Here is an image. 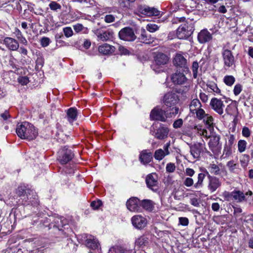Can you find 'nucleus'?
I'll return each mask as SVG.
<instances>
[{
    "label": "nucleus",
    "mask_w": 253,
    "mask_h": 253,
    "mask_svg": "<svg viewBox=\"0 0 253 253\" xmlns=\"http://www.w3.org/2000/svg\"><path fill=\"white\" fill-rule=\"evenodd\" d=\"M16 132L20 138L28 140L35 139L38 135V130L32 124L27 122L18 125Z\"/></svg>",
    "instance_id": "nucleus-1"
},
{
    "label": "nucleus",
    "mask_w": 253,
    "mask_h": 253,
    "mask_svg": "<svg viewBox=\"0 0 253 253\" xmlns=\"http://www.w3.org/2000/svg\"><path fill=\"white\" fill-rule=\"evenodd\" d=\"M17 193L19 196L22 197V204L25 205L33 204L34 200L37 197L36 193L33 190L25 189L22 186L18 187Z\"/></svg>",
    "instance_id": "nucleus-2"
},
{
    "label": "nucleus",
    "mask_w": 253,
    "mask_h": 253,
    "mask_svg": "<svg viewBox=\"0 0 253 253\" xmlns=\"http://www.w3.org/2000/svg\"><path fill=\"white\" fill-rule=\"evenodd\" d=\"M193 31V27L191 24H184L177 29L176 35L179 39H186L192 34Z\"/></svg>",
    "instance_id": "nucleus-3"
},
{
    "label": "nucleus",
    "mask_w": 253,
    "mask_h": 253,
    "mask_svg": "<svg viewBox=\"0 0 253 253\" xmlns=\"http://www.w3.org/2000/svg\"><path fill=\"white\" fill-rule=\"evenodd\" d=\"M169 117L166 111L160 107H155L150 112V118L151 120L159 121L165 122Z\"/></svg>",
    "instance_id": "nucleus-4"
},
{
    "label": "nucleus",
    "mask_w": 253,
    "mask_h": 253,
    "mask_svg": "<svg viewBox=\"0 0 253 253\" xmlns=\"http://www.w3.org/2000/svg\"><path fill=\"white\" fill-rule=\"evenodd\" d=\"M173 64L178 70L182 72H188L189 71L187 60L180 54H177L173 59Z\"/></svg>",
    "instance_id": "nucleus-5"
},
{
    "label": "nucleus",
    "mask_w": 253,
    "mask_h": 253,
    "mask_svg": "<svg viewBox=\"0 0 253 253\" xmlns=\"http://www.w3.org/2000/svg\"><path fill=\"white\" fill-rule=\"evenodd\" d=\"M58 160L62 165L66 164L70 162L74 157L72 151L64 147L60 150L58 152Z\"/></svg>",
    "instance_id": "nucleus-6"
},
{
    "label": "nucleus",
    "mask_w": 253,
    "mask_h": 253,
    "mask_svg": "<svg viewBox=\"0 0 253 253\" xmlns=\"http://www.w3.org/2000/svg\"><path fill=\"white\" fill-rule=\"evenodd\" d=\"M51 221V223L49 224V229L53 228L57 229L58 231H63L62 228H64L67 223V221L63 217H59L58 216H51L50 218L46 219Z\"/></svg>",
    "instance_id": "nucleus-7"
},
{
    "label": "nucleus",
    "mask_w": 253,
    "mask_h": 253,
    "mask_svg": "<svg viewBox=\"0 0 253 253\" xmlns=\"http://www.w3.org/2000/svg\"><path fill=\"white\" fill-rule=\"evenodd\" d=\"M119 38L124 41L131 42L136 38L133 29L129 27L122 29L119 33Z\"/></svg>",
    "instance_id": "nucleus-8"
},
{
    "label": "nucleus",
    "mask_w": 253,
    "mask_h": 253,
    "mask_svg": "<svg viewBox=\"0 0 253 253\" xmlns=\"http://www.w3.org/2000/svg\"><path fill=\"white\" fill-rule=\"evenodd\" d=\"M188 72H182L181 70H176L175 72L171 76V80L174 84L181 85L185 84L187 81V78L185 74Z\"/></svg>",
    "instance_id": "nucleus-9"
},
{
    "label": "nucleus",
    "mask_w": 253,
    "mask_h": 253,
    "mask_svg": "<svg viewBox=\"0 0 253 253\" xmlns=\"http://www.w3.org/2000/svg\"><path fill=\"white\" fill-rule=\"evenodd\" d=\"M221 54L224 66L229 68L235 66V58L231 50L227 49H223Z\"/></svg>",
    "instance_id": "nucleus-10"
},
{
    "label": "nucleus",
    "mask_w": 253,
    "mask_h": 253,
    "mask_svg": "<svg viewBox=\"0 0 253 253\" xmlns=\"http://www.w3.org/2000/svg\"><path fill=\"white\" fill-rule=\"evenodd\" d=\"M146 183L147 187L154 192H157L159 190L157 175L156 173L149 174L146 177Z\"/></svg>",
    "instance_id": "nucleus-11"
},
{
    "label": "nucleus",
    "mask_w": 253,
    "mask_h": 253,
    "mask_svg": "<svg viewBox=\"0 0 253 253\" xmlns=\"http://www.w3.org/2000/svg\"><path fill=\"white\" fill-rule=\"evenodd\" d=\"M179 101L178 96L174 92H169L166 93L163 99L165 105L168 107L174 106Z\"/></svg>",
    "instance_id": "nucleus-12"
},
{
    "label": "nucleus",
    "mask_w": 253,
    "mask_h": 253,
    "mask_svg": "<svg viewBox=\"0 0 253 253\" xmlns=\"http://www.w3.org/2000/svg\"><path fill=\"white\" fill-rule=\"evenodd\" d=\"M220 137L219 135H212L209 142L210 150L214 153H218L221 149V144L220 143Z\"/></svg>",
    "instance_id": "nucleus-13"
},
{
    "label": "nucleus",
    "mask_w": 253,
    "mask_h": 253,
    "mask_svg": "<svg viewBox=\"0 0 253 253\" xmlns=\"http://www.w3.org/2000/svg\"><path fill=\"white\" fill-rule=\"evenodd\" d=\"M205 172L207 174L209 179L208 188L211 193H212L215 192L221 186V183L219 178L215 176H211L207 170L205 171Z\"/></svg>",
    "instance_id": "nucleus-14"
},
{
    "label": "nucleus",
    "mask_w": 253,
    "mask_h": 253,
    "mask_svg": "<svg viewBox=\"0 0 253 253\" xmlns=\"http://www.w3.org/2000/svg\"><path fill=\"white\" fill-rule=\"evenodd\" d=\"M210 105L211 108L218 114L221 115L223 114L225 105L221 99L215 97L211 98Z\"/></svg>",
    "instance_id": "nucleus-15"
},
{
    "label": "nucleus",
    "mask_w": 253,
    "mask_h": 253,
    "mask_svg": "<svg viewBox=\"0 0 253 253\" xmlns=\"http://www.w3.org/2000/svg\"><path fill=\"white\" fill-rule=\"evenodd\" d=\"M131 220L133 226L138 229H143L147 225V219L140 215L132 216Z\"/></svg>",
    "instance_id": "nucleus-16"
},
{
    "label": "nucleus",
    "mask_w": 253,
    "mask_h": 253,
    "mask_svg": "<svg viewBox=\"0 0 253 253\" xmlns=\"http://www.w3.org/2000/svg\"><path fill=\"white\" fill-rule=\"evenodd\" d=\"M140 205V201L136 197L130 198L126 203L127 209L131 211L134 212L139 211Z\"/></svg>",
    "instance_id": "nucleus-17"
},
{
    "label": "nucleus",
    "mask_w": 253,
    "mask_h": 253,
    "mask_svg": "<svg viewBox=\"0 0 253 253\" xmlns=\"http://www.w3.org/2000/svg\"><path fill=\"white\" fill-rule=\"evenodd\" d=\"M96 35L98 40L102 42L111 41L114 38V33L110 30L100 31L97 32Z\"/></svg>",
    "instance_id": "nucleus-18"
},
{
    "label": "nucleus",
    "mask_w": 253,
    "mask_h": 253,
    "mask_svg": "<svg viewBox=\"0 0 253 253\" xmlns=\"http://www.w3.org/2000/svg\"><path fill=\"white\" fill-rule=\"evenodd\" d=\"M139 11L142 14L148 16H159L160 11L155 7H151L148 6H141L139 8Z\"/></svg>",
    "instance_id": "nucleus-19"
},
{
    "label": "nucleus",
    "mask_w": 253,
    "mask_h": 253,
    "mask_svg": "<svg viewBox=\"0 0 253 253\" xmlns=\"http://www.w3.org/2000/svg\"><path fill=\"white\" fill-rule=\"evenodd\" d=\"M212 39V35L207 29L201 30L198 35V40L201 43H205L210 42Z\"/></svg>",
    "instance_id": "nucleus-20"
},
{
    "label": "nucleus",
    "mask_w": 253,
    "mask_h": 253,
    "mask_svg": "<svg viewBox=\"0 0 253 253\" xmlns=\"http://www.w3.org/2000/svg\"><path fill=\"white\" fill-rule=\"evenodd\" d=\"M3 43L9 50L11 51H16L18 49L19 47L18 41L10 37L5 38L3 40Z\"/></svg>",
    "instance_id": "nucleus-21"
},
{
    "label": "nucleus",
    "mask_w": 253,
    "mask_h": 253,
    "mask_svg": "<svg viewBox=\"0 0 253 253\" xmlns=\"http://www.w3.org/2000/svg\"><path fill=\"white\" fill-rule=\"evenodd\" d=\"M152 159V153L148 150H144L139 154V160L143 165L148 164L151 162Z\"/></svg>",
    "instance_id": "nucleus-22"
},
{
    "label": "nucleus",
    "mask_w": 253,
    "mask_h": 253,
    "mask_svg": "<svg viewBox=\"0 0 253 253\" xmlns=\"http://www.w3.org/2000/svg\"><path fill=\"white\" fill-rule=\"evenodd\" d=\"M169 133V129L164 125H161L156 130L154 133V136L156 138L159 140H163L166 138Z\"/></svg>",
    "instance_id": "nucleus-23"
},
{
    "label": "nucleus",
    "mask_w": 253,
    "mask_h": 253,
    "mask_svg": "<svg viewBox=\"0 0 253 253\" xmlns=\"http://www.w3.org/2000/svg\"><path fill=\"white\" fill-rule=\"evenodd\" d=\"M190 153L194 159H199L201 153L203 150V144L201 143H196L190 146Z\"/></svg>",
    "instance_id": "nucleus-24"
},
{
    "label": "nucleus",
    "mask_w": 253,
    "mask_h": 253,
    "mask_svg": "<svg viewBox=\"0 0 253 253\" xmlns=\"http://www.w3.org/2000/svg\"><path fill=\"white\" fill-rule=\"evenodd\" d=\"M116 48L108 43H104L98 47V51L103 55H109L114 53Z\"/></svg>",
    "instance_id": "nucleus-25"
},
{
    "label": "nucleus",
    "mask_w": 253,
    "mask_h": 253,
    "mask_svg": "<svg viewBox=\"0 0 253 253\" xmlns=\"http://www.w3.org/2000/svg\"><path fill=\"white\" fill-rule=\"evenodd\" d=\"M169 60V57L165 54L162 52H158L154 57V60L156 64L159 66L166 64Z\"/></svg>",
    "instance_id": "nucleus-26"
},
{
    "label": "nucleus",
    "mask_w": 253,
    "mask_h": 253,
    "mask_svg": "<svg viewBox=\"0 0 253 253\" xmlns=\"http://www.w3.org/2000/svg\"><path fill=\"white\" fill-rule=\"evenodd\" d=\"M139 39L141 42L145 44H150L154 42V39L151 37V35L147 32L144 29L141 30V34Z\"/></svg>",
    "instance_id": "nucleus-27"
},
{
    "label": "nucleus",
    "mask_w": 253,
    "mask_h": 253,
    "mask_svg": "<svg viewBox=\"0 0 253 253\" xmlns=\"http://www.w3.org/2000/svg\"><path fill=\"white\" fill-rule=\"evenodd\" d=\"M78 110L75 107H71L67 110L66 118L70 123H72L76 120Z\"/></svg>",
    "instance_id": "nucleus-28"
},
{
    "label": "nucleus",
    "mask_w": 253,
    "mask_h": 253,
    "mask_svg": "<svg viewBox=\"0 0 253 253\" xmlns=\"http://www.w3.org/2000/svg\"><path fill=\"white\" fill-rule=\"evenodd\" d=\"M86 247L92 250L98 249L99 246L98 240L91 235H89L85 240Z\"/></svg>",
    "instance_id": "nucleus-29"
},
{
    "label": "nucleus",
    "mask_w": 253,
    "mask_h": 253,
    "mask_svg": "<svg viewBox=\"0 0 253 253\" xmlns=\"http://www.w3.org/2000/svg\"><path fill=\"white\" fill-rule=\"evenodd\" d=\"M207 89L211 93L215 94L221 95V90L218 87L217 84L213 82L209 81L207 84Z\"/></svg>",
    "instance_id": "nucleus-30"
},
{
    "label": "nucleus",
    "mask_w": 253,
    "mask_h": 253,
    "mask_svg": "<svg viewBox=\"0 0 253 253\" xmlns=\"http://www.w3.org/2000/svg\"><path fill=\"white\" fill-rule=\"evenodd\" d=\"M232 195L233 198L238 203H241L246 200L245 194L241 191L235 189L232 191Z\"/></svg>",
    "instance_id": "nucleus-31"
},
{
    "label": "nucleus",
    "mask_w": 253,
    "mask_h": 253,
    "mask_svg": "<svg viewBox=\"0 0 253 253\" xmlns=\"http://www.w3.org/2000/svg\"><path fill=\"white\" fill-rule=\"evenodd\" d=\"M148 243V238L145 236H142L135 241V245L138 248H143L146 246Z\"/></svg>",
    "instance_id": "nucleus-32"
},
{
    "label": "nucleus",
    "mask_w": 253,
    "mask_h": 253,
    "mask_svg": "<svg viewBox=\"0 0 253 253\" xmlns=\"http://www.w3.org/2000/svg\"><path fill=\"white\" fill-rule=\"evenodd\" d=\"M140 205L143 208L148 211H152L154 208V204L150 200H143L140 201Z\"/></svg>",
    "instance_id": "nucleus-33"
},
{
    "label": "nucleus",
    "mask_w": 253,
    "mask_h": 253,
    "mask_svg": "<svg viewBox=\"0 0 253 253\" xmlns=\"http://www.w3.org/2000/svg\"><path fill=\"white\" fill-rule=\"evenodd\" d=\"M130 250H128L121 246L113 247L110 249L108 253H131Z\"/></svg>",
    "instance_id": "nucleus-34"
},
{
    "label": "nucleus",
    "mask_w": 253,
    "mask_h": 253,
    "mask_svg": "<svg viewBox=\"0 0 253 253\" xmlns=\"http://www.w3.org/2000/svg\"><path fill=\"white\" fill-rule=\"evenodd\" d=\"M202 106L200 101L198 99H194L190 105V110L193 114L195 113L198 109L201 108Z\"/></svg>",
    "instance_id": "nucleus-35"
},
{
    "label": "nucleus",
    "mask_w": 253,
    "mask_h": 253,
    "mask_svg": "<svg viewBox=\"0 0 253 253\" xmlns=\"http://www.w3.org/2000/svg\"><path fill=\"white\" fill-rule=\"evenodd\" d=\"M206 177V174L203 173H200L198 176V181L194 184V187L196 189L201 188L203 186V181Z\"/></svg>",
    "instance_id": "nucleus-36"
},
{
    "label": "nucleus",
    "mask_w": 253,
    "mask_h": 253,
    "mask_svg": "<svg viewBox=\"0 0 253 253\" xmlns=\"http://www.w3.org/2000/svg\"><path fill=\"white\" fill-rule=\"evenodd\" d=\"M203 121L207 126V128L209 129L213 128V118L211 116L208 114H207V116L204 118Z\"/></svg>",
    "instance_id": "nucleus-37"
},
{
    "label": "nucleus",
    "mask_w": 253,
    "mask_h": 253,
    "mask_svg": "<svg viewBox=\"0 0 253 253\" xmlns=\"http://www.w3.org/2000/svg\"><path fill=\"white\" fill-rule=\"evenodd\" d=\"M208 169L212 174L216 175L220 174L219 167L214 164H211L208 167Z\"/></svg>",
    "instance_id": "nucleus-38"
},
{
    "label": "nucleus",
    "mask_w": 253,
    "mask_h": 253,
    "mask_svg": "<svg viewBox=\"0 0 253 253\" xmlns=\"http://www.w3.org/2000/svg\"><path fill=\"white\" fill-rule=\"evenodd\" d=\"M235 82V78L232 75H226L223 78V82L228 86H231Z\"/></svg>",
    "instance_id": "nucleus-39"
},
{
    "label": "nucleus",
    "mask_w": 253,
    "mask_h": 253,
    "mask_svg": "<svg viewBox=\"0 0 253 253\" xmlns=\"http://www.w3.org/2000/svg\"><path fill=\"white\" fill-rule=\"evenodd\" d=\"M167 155L164 152V150L162 149H159L155 151L154 157L156 160L161 161Z\"/></svg>",
    "instance_id": "nucleus-40"
},
{
    "label": "nucleus",
    "mask_w": 253,
    "mask_h": 253,
    "mask_svg": "<svg viewBox=\"0 0 253 253\" xmlns=\"http://www.w3.org/2000/svg\"><path fill=\"white\" fill-rule=\"evenodd\" d=\"M68 136L64 134L62 132L56 133V140L60 143H64L67 139Z\"/></svg>",
    "instance_id": "nucleus-41"
},
{
    "label": "nucleus",
    "mask_w": 253,
    "mask_h": 253,
    "mask_svg": "<svg viewBox=\"0 0 253 253\" xmlns=\"http://www.w3.org/2000/svg\"><path fill=\"white\" fill-rule=\"evenodd\" d=\"M159 26L154 23L148 24L146 26V29L149 32L153 33L158 30Z\"/></svg>",
    "instance_id": "nucleus-42"
},
{
    "label": "nucleus",
    "mask_w": 253,
    "mask_h": 253,
    "mask_svg": "<svg viewBox=\"0 0 253 253\" xmlns=\"http://www.w3.org/2000/svg\"><path fill=\"white\" fill-rule=\"evenodd\" d=\"M199 68V64L197 61H194L192 64V70L193 76L194 79H196L198 76V70Z\"/></svg>",
    "instance_id": "nucleus-43"
},
{
    "label": "nucleus",
    "mask_w": 253,
    "mask_h": 253,
    "mask_svg": "<svg viewBox=\"0 0 253 253\" xmlns=\"http://www.w3.org/2000/svg\"><path fill=\"white\" fill-rule=\"evenodd\" d=\"M195 113H196V117L199 120H203L207 114H206L205 111L201 108L198 109L195 112Z\"/></svg>",
    "instance_id": "nucleus-44"
},
{
    "label": "nucleus",
    "mask_w": 253,
    "mask_h": 253,
    "mask_svg": "<svg viewBox=\"0 0 253 253\" xmlns=\"http://www.w3.org/2000/svg\"><path fill=\"white\" fill-rule=\"evenodd\" d=\"M49 7L51 10L53 11H57L61 9V6L60 4L57 3L56 1H51L49 4Z\"/></svg>",
    "instance_id": "nucleus-45"
},
{
    "label": "nucleus",
    "mask_w": 253,
    "mask_h": 253,
    "mask_svg": "<svg viewBox=\"0 0 253 253\" xmlns=\"http://www.w3.org/2000/svg\"><path fill=\"white\" fill-rule=\"evenodd\" d=\"M247 142L245 140H240L238 143V150L240 153L243 152L246 148Z\"/></svg>",
    "instance_id": "nucleus-46"
},
{
    "label": "nucleus",
    "mask_w": 253,
    "mask_h": 253,
    "mask_svg": "<svg viewBox=\"0 0 253 253\" xmlns=\"http://www.w3.org/2000/svg\"><path fill=\"white\" fill-rule=\"evenodd\" d=\"M36 66L39 67L40 66L41 67H42L44 63V60L43 57L41 54H39L38 55L37 59L36 61Z\"/></svg>",
    "instance_id": "nucleus-47"
},
{
    "label": "nucleus",
    "mask_w": 253,
    "mask_h": 253,
    "mask_svg": "<svg viewBox=\"0 0 253 253\" xmlns=\"http://www.w3.org/2000/svg\"><path fill=\"white\" fill-rule=\"evenodd\" d=\"M227 166L231 172H234L235 169H237V165L234 163L233 161H230L227 163Z\"/></svg>",
    "instance_id": "nucleus-48"
},
{
    "label": "nucleus",
    "mask_w": 253,
    "mask_h": 253,
    "mask_svg": "<svg viewBox=\"0 0 253 253\" xmlns=\"http://www.w3.org/2000/svg\"><path fill=\"white\" fill-rule=\"evenodd\" d=\"M242 88H243V87L241 84H236L234 87V89H233L234 94L236 96L239 95L242 91Z\"/></svg>",
    "instance_id": "nucleus-49"
},
{
    "label": "nucleus",
    "mask_w": 253,
    "mask_h": 253,
    "mask_svg": "<svg viewBox=\"0 0 253 253\" xmlns=\"http://www.w3.org/2000/svg\"><path fill=\"white\" fill-rule=\"evenodd\" d=\"M64 35L67 37H70L73 35V32L72 28L69 27H65L63 29Z\"/></svg>",
    "instance_id": "nucleus-50"
},
{
    "label": "nucleus",
    "mask_w": 253,
    "mask_h": 253,
    "mask_svg": "<svg viewBox=\"0 0 253 253\" xmlns=\"http://www.w3.org/2000/svg\"><path fill=\"white\" fill-rule=\"evenodd\" d=\"M104 21L107 23L113 22L115 20V16L112 14H107L105 16Z\"/></svg>",
    "instance_id": "nucleus-51"
},
{
    "label": "nucleus",
    "mask_w": 253,
    "mask_h": 253,
    "mask_svg": "<svg viewBox=\"0 0 253 253\" xmlns=\"http://www.w3.org/2000/svg\"><path fill=\"white\" fill-rule=\"evenodd\" d=\"M175 170V164L171 163H169L167 165L166 171L168 172L171 173L174 171Z\"/></svg>",
    "instance_id": "nucleus-52"
},
{
    "label": "nucleus",
    "mask_w": 253,
    "mask_h": 253,
    "mask_svg": "<svg viewBox=\"0 0 253 253\" xmlns=\"http://www.w3.org/2000/svg\"><path fill=\"white\" fill-rule=\"evenodd\" d=\"M183 184L187 187H191L194 185V180L192 178L187 177L183 181Z\"/></svg>",
    "instance_id": "nucleus-53"
},
{
    "label": "nucleus",
    "mask_w": 253,
    "mask_h": 253,
    "mask_svg": "<svg viewBox=\"0 0 253 253\" xmlns=\"http://www.w3.org/2000/svg\"><path fill=\"white\" fill-rule=\"evenodd\" d=\"M50 42L49 38L47 37H43L41 40V44L42 47L48 46Z\"/></svg>",
    "instance_id": "nucleus-54"
},
{
    "label": "nucleus",
    "mask_w": 253,
    "mask_h": 253,
    "mask_svg": "<svg viewBox=\"0 0 253 253\" xmlns=\"http://www.w3.org/2000/svg\"><path fill=\"white\" fill-rule=\"evenodd\" d=\"M102 203L100 200L93 201L90 204L91 207L93 210H96L101 205Z\"/></svg>",
    "instance_id": "nucleus-55"
},
{
    "label": "nucleus",
    "mask_w": 253,
    "mask_h": 253,
    "mask_svg": "<svg viewBox=\"0 0 253 253\" xmlns=\"http://www.w3.org/2000/svg\"><path fill=\"white\" fill-rule=\"evenodd\" d=\"M18 82L22 85H26L29 83V80L27 77H20L18 78Z\"/></svg>",
    "instance_id": "nucleus-56"
},
{
    "label": "nucleus",
    "mask_w": 253,
    "mask_h": 253,
    "mask_svg": "<svg viewBox=\"0 0 253 253\" xmlns=\"http://www.w3.org/2000/svg\"><path fill=\"white\" fill-rule=\"evenodd\" d=\"M179 223L183 226H187L189 224V220L187 217H181L179 218Z\"/></svg>",
    "instance_id": "nucleus-57"
},
{
    "label": "nucleus",
    "mask_w": 253,
    "mask_h": 253,
    "mask_svg": "<svg viewBox=\"0 0 253 253\" xmlns=\"http://www.w3.org/2000/svg\"><path fill=\"white\" fill-rule=\"evenodd\" d=\"M183 124V120L181 119H179L175 121L173 124V126L175 128L180 127Z\"/></svg>",
    "instance_id": "nucleus-58"
},
{
    "label": "nucleus",
    "mask_w": 253,
    "mask_h": 253,
    "mask_svg": "<svg viewBox=\"0 0 253 253\" xmlns=\"http://www.w3.org/2000/svg\"><path fill=\"white\" fill-rule=\"evenodd\" d=\"M242 134L244 136L248 137L251 135L250 129L247 127H244L242 130Z\"/></svg>",
    "instance_id": "nucleus-59"
},
{
    "label": "nucleus",
    "mask_w": 253,
    "mask_h": 253,
    "mask_svg": "<svg viewBox=\"0 0 253 253\" xmlns=\"http://www.w3.org/2000/svg\"><path fill=\"white\" fill-rule=\"evenodd\" d=\"M195 171L191 168H186L185 169V174L186 175L192 177L195 174Z\"/></svg>",
    "instance_id": "nucleus-60"
},
{
    "label": "nucleus",
    "mask_w": 253,
    "mask_h": 253,
    "mask_svg": "<svg viewBox=\"0 0 253 253\" xmlns=\"http://www.w3.org/2000/svg\"><path fill=\"white\" fill-rule=\"evenodd\" d=\"M232 194V191L231 192L225 191L223 193V195L227 201H230L231 199V198H233Z\"/></svg>",
    "instance_id": "nucleus-61"
},
{
    "label": "nucleus",
    "mask_w": 253,
    "mask_h": 253,
    "mask_svg": "<svg viewBox=\"0 0 253 253\" xmlns=\"http://www.w3.org/2000/svg\"><path fill=\"white\" fill-rule=\"evenodd\" d=\"M199 97L203 102H207L208 100V96L204 92L200 93Z\"/></svg>",
    "instance_id": "nucleus-62"
},
{
    "label": "nucleus",
    "mask_w": 253,
    "mask_h": 253,
    "mask_svg": "<svg viewBox=\"0 0 253 253\" xmlns=\"http://www.w3.org/2000/svg\"><path fill=\"white\" fill-rule=\"evenodd\" d=\"M18 51L21 54L24 56L27 55L28 53L27 49L22 46L19 47Z\"/></svg>",
    "instance_id": "nucleus-63"
},
{
    "label": "nucleus",
    "mask_w": 253,
    "mask_h": 253,
    "mask_svg": "<svg viewBox=\"0 0 253 253\" xmlns=\"http://www.w3.org/2000/svg\"><path fill=\"white\" fill-rule=\"evenodd\" d=\"M74 30L77 32H79L83 30L84 26L82 24H77L73 27Z\"/></svg>",
    "instance_id": "nucleus-64"
}]
</instances>
